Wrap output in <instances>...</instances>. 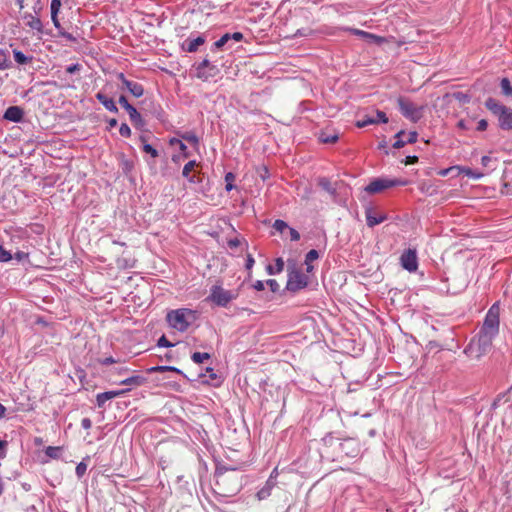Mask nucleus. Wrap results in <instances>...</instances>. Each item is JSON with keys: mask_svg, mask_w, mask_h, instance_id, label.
<instances>
[{"mask_svg": "<svg viewBox=\"0 0 512 512\" xmlns=\"http://www.w3.org/2000/svg\"><path fill=\"white\" fill-rule=\"evenodd\" d=\"M189 317H193V311L189 309L172 310L167 314V321L174 329L184 332L188 329Z\"/></svg>", "mask_w": 512, "mask_h": 512, "instance_id": "20e7f679", "label": "nucleus"}, {"mask_svg": "<svg viewBox=\"0 0 512 512\" xmlns=\"http://www.w3.org/2000/svg\"><path fill=\"white\" fill-rule=\"evenodd\" d=\"M210 357L211 356L209 353L194 352L191 356V359L194 363L200 364L203 363L204 360L210 359Z\"/></svg>", "mask_w": 512, "mask_h": 512, "instance_id": "2f4dec72", "label": "nucleus"}, {"mask_svg": "<svg viewBox=\"0 0 512 512\" xmlns=\"http://www.w3.org/2000/svg\"><path fill=\"white\" fill-rule=\"evenodd\" d=\"M204 41H205L204 38L201 36L194 38V39H188L186 41L185 49L188 52H195V51H197L199 46H201L204 43Z\"/></svg>", "mask_w": 512, "mask_h": 512, "instance_id": "b1692460", "label": "nucleus"}, {"mask_svg": "<svg viewBox=\"0 0 512 512\" xmlns=\"http://www.w3.org/2000/svg\"><path fill=\"white\" fill-rule=\"evenodd\" d=\"M408 184L407 180L401 179H387V178H377L371 181L366 187L365 191L369 194L380 193L385 189L392 188L395 186H406Z\"/></svg>", "mask_w": 512, "mask_h": 512, "instance_id": "39448f33", "label": "nucleus"}, {"mask_svg": "<svg viewBox=\"0 0 512 512\" xmlns=\"http://www.w3.org/2000/svg\"><path fill=\"white\" fill-rule=\"evenodd\" d=\"M7 68H9L7 53L0 49V70H5Z\"/></svg>", "mask_w": 512, "mask_h": 512, "instance_id": "f704fd0d", "label": "nucleus"}, {"mask_svg": "<svg viewBox=\"0 0 512 512\" xmlns=\"http://www.w3.org/2000/svg\"><path fill=\"white\" fill-rule=\"evenodd\" d=\"M143 151L147 154H150L151 157L157 158L159 156L158 151L152 147L150 144L143 145Z\"/></svg>", "mask_w": 512, "mask_h": 512, "instance_id": "ea45409f", "label": "nucleus"}, {"mask_svg": "<svg viewBox=\"0 0 512 512\" xmlns=\"http://www.w3.org/2000/svg\"><path fill=\"white\" fill-rule=\"evenodd\" d=\"M341 452L347 457H357L360 453V443L357 439L347 438L340 443Z\"/></svg>", "mask_w": 512, "mask_h": 512, "instance_id": "9b49d317", "label": "nucleus"}, {"mask_svg": "<svg viewBox=\"0 0 512 512\" xmlns=\"http://www.w3.org/2000/svg\"><path fill=\"white\" fill-rule=\"evenodd\" d=\"M80 70V65L79 64H73V65H70L66 68V72L69 73V74H73L75 73L76 71H79Z\"/></svg>", "mask_w": 512, "mask_h": 512, "instance_id": "13d9d810", "label": "nucleus"}, {"mask_svg": "<svg viewBox=\"0 0 512 512\" xmlns=\"http://www.w3.org/2000/svg\"><path fill=\"white\" fill-rule=\"evenodd\" d=\"M284 268V261L281 258L276 260V272H281Z\"/></svg>", "mask_w": 512, "mask_h": 512, "instance_id": "680f3d73", "label": "nucleus"}, {"mask_svg": "<svg viewBox=\"0 0 512 512\" xmlns=\"http://www.w3.org/2000/svg\"><path fill=\"white\" fill-rule=\"evenodd\" d=\"M273 228L280 232V233H283L284 230H286L288 227L287 223L283 220H280V219H277L275 220L274 224H273Z\"/></svg>", "mask_w": 512, "mask_h": 512, "instance_id": "e433bc0d", "label": "nucleus"}, {"mask_svg": "<svg viewBox=\"0 0 512 512\" xmlns=\"http://www.w3.org/2000/svg\"><path fill=\"white\" fill-rule=\"evenodd\" d=\"M457 127L460 128V129H463V130H467L469 129V126L468 124L466 123L465 120H460L458 123H457Z\"/></svg>", "mask_w": 512, "mask_h": 512, "instance_id": "69168bd1", "label": "nucleus"}, {"mask_svg": "<svg viewBox=\"0 0 512 512\" xmlns=\"http://www.w3.org/2000/svg\"><path fill=\"white\" fill-rule=\"evenodd\" d=\"M417 138H418V134L416 131H411L408 135V138L406 140L407 143H415L417 141Z\"/></svg>", "mask_w": 512, "mask_h": 512, "instance_id": "603ef678", "label": "nucleus"}, {"mask_svg": "<svg viewBox=\"0 0 512 512\" xmlns=\"http://www.w3.org/2000/svg\"><path fill=\"white\" fill-rule=\"evenodd\" d=\"M309 283V277L298 269H293L288 274L287 289L297 292L305 288Z\"/></svg>", "mask_w": 512, "mask_h": 512, "instance_id": "6e6552de", "label": "nucleus"}, {"mask_svg": "<svg viewBox=\"0 0 512 512\" xmlns=\"http://www.w3.org/2000/svg\"><path fill=\"white\" fill-rule=\"evenodd\" d=\"M486 108L491 111L494 115H496L498 118L500 115L504 112V110L507 109L505 105H502L494 98H488L485 102Z\"/></svg>", "mask_w": 512, "mask_h": 512, "instance_id": "a211bd4d", "label": "nucleus"}, {"mask_svg": "<svg viewBox=\"0 0 512 512\" xmlns=\"http://www.w3.org/2000/svg\"><path fill=\"white\" fill-rule=\"evenodd\" d=\"M181 137H182V139L186 140L187 142H189L193 145H198V143H199V139L195 133L187 132V133L181 135Z\"/></svg>", "mask_w": 512, "mask_h": 512, "instance_id": "72a5a7b5", "label": "nucleus"}, {"mask_svg": "<svg viewBox=\"0 0 512 512\" xmlns=\"http://www.w3.org/2000/svg\"><path fill=\"white\" fill-rule=\"evenodd\" d=\"M12 256L11 254L0 245V262H7L11 260Z\"/></svg>", "mask_w": 512, "mask_h": 512, "instance_id": "a19ab883", "label": "nucleus"}, {"mask_svg": "<svg viewBox=\"0 0 512 512\" xmlns=\"http://www.w3.org/2000/svg\"><path fill=\"white\" fill-rule=\"evenodd\" d=\"M267 284H268V286L270 287V289H271V291H272V292H276V291H278V289H279V284H278V282H277L276 280H274V279H269V280H267Z\"/></svg>", "mask_w": 512, "mask_h": 512, "instance_id": "09e8293b", "label": "nucleus"}, {"mask_svg": "<svg viewBox=\"0 0 512 512\" xmlns=\"http://www.w3.org/2000/svg\"><path fill=\"white\" fill-rule=\"evenodd\" d=\"M237 297V293L226 290L220 285L212 286L209 299L218 306L225 307L230 301Z\"/></svg>", "mask_w": 512, "mask_h": 512, "instance_id": "423d86ee", "label": "nucleus"}, {"mask_svg": "<svg viewBox=\"0 0 512 512\" xmlns=\"http://www.w3.org/2000/svg\"><path fill=\"white\" fill-rule=\"evenodd\" d=\"M119 362H120L119 360H116L111 356L100 360V363L102 365H110V364L119 363Z\"/></svg>", "mask_w": 512, "mask_h": 512, "instance_id": "3c124183", "label": "nucleus"}, {"mask_svg": "<svg viewBox=\"0 0 512 512\" xmlns=\"http://www.w3.org/2000/svg\"><path fill=\"white\" fill-rule=\"evenodd\" d=\"M128 391L129 389H121L99 393L96 396L97 405L98 407H103L107 401L122 396L126 394Z\"/></svg>", "mask_w": 512, "mask_h": 512, "instance_id": "4468645a", "label": "nucleus"}, {"mask_svg": "<svg viewBox=\"0 0 512 512\" xmlns=\"http://www.w3.org/2000/svg\"><path fill=\"white\" fill-rule=\"evenodd\" d=\"M81 426H82V428H84L85 430H88V429H90V428H91V426H92V422H91V420H90L89 418H83V419L81 420Z\"/></svg>", "mask_w": 512, "mask_h": 512, "instance_id": "6e6d98bb", "label": "nucleus"}, {"mask_svg": "<svg viewBox=\"0 0 512 512\" xmlns=\"http://www.w3.org/2000/svg\"><path fill=\"white\" fill-rule=\"evenodd\" d=\"M127 111V113L129 114V118H130V121L132 122V124L136 127V128H143L144 125H145V122L142 118V116L140 115V113L136 110L135 107H133L132 105L125 109Z\"/></svg>", "mask_w": 512, "mask_h": 512, "instance_id": "aec40b11", "label": "nucleus"}, {"mask_svg": "<svg viewBox=\"0 0 512 512\" xmlns=\"http://www.w3.org/2000/svg\"><path fill=\"white\" fill-rule=\"evenodd\" d=\"M61 7V0L51 1V14H58Z\"/></svg>", "mask_w": 512, "mask_h": 512, "instance_id": "a18cd8bd", "label": "nucleus"}, {"mask_svg": "<svg viewBox=\"0 0 512 512\" xmlns=\"http://www.w3.org/2000/svg\"><path fill=\"white\" fill-rule=\"evenodd\" d=\"M197 77L203 81L217 76L220 72L216 65L211 64L207 59L197 66Z\"/></svg>", "mask_w": 512, "mask_h": 512, "instance_id": "1a4fd4ad", "label": "nucleus"}, {"mask_svg": "<svg viewBox=\"0 0 512 512\" xmlns=\"http://www.w3.org/2000/svg\"><path fill=\"white\" fill-rule=\"evenodd\" d=\"M198 166V163L195 160H191L186 163L183 167L182 175L187 178L190 182H195V175H190L191 172Z\"/></svg>", "mask_w": 512, "mask_h": 512, "instance_id": "5701e85b", "label": "nucleus"}, {"mask_svg": "<svg viewBox=\"0 0 512 512\" xmlns=\"http://www.w3.org/2000/svg\"><path fill=\"white\" fill-rule=\"evenodd\" d=\"M254 263H255L254 258L252 257L251 254H248L247 259H246V265H245L246 269L250 271L252 269Z\"/></svg>", "mask_w": 512, "mask_h": 512, "instance_id": "864d4df0", "label": "nucleus"}, {"mask_svg": "<svg viewBox=\"0 0 512 512\" xmlns=\"http://www.w3.org/2000/svg\"><path fill=\"white\" fill-rule=\"evenodd\" d=\"M119 133L123 137H130L131 136V129L126 123H122L119 129Z\"/></svg>", "mask_w": 512, "mask_h": 512, "instance_id": "37998d69", "label": "nucleus"}, {"mask_svg": "<svg viewBox=\"0 0 512 512\" xmlns=\"http://www.w3.org/2000/svg\"><path fill=\"white\" fill-rule=\"evenodd\" d=\"M278 476L275 467L264 486L255 494L245 497L243 500V512H287L289 510V497L285 491L272 493Z\"/></svg>", "mask_w": 512, "mask_h": 512, "instance_id": "f257e3e1", "label": "nucleus"}, {"mask_svg": "<svg viewBox=\"0 0 512 512\" xmlns=\"http://www.w3.org/2000/svg\"><path fill=\"white\" fill-rule=\"evenodd\" d=\"M235 180V175L231 172L227 173L225 175V182H226V190L230 191L234 188L233 182Z\"/></svg>", "mask_w": 512, "mask_h": 512, "instance_id": "4c0bfd02", "label": "nucleus"}, {"mask_svg": "<svg viewBox=\"0 0 512 512\" xmlns=\"http://www.w3.org/2000/svg\"><path fill=\"white\" fill-rule=\"evenodd\" d=\"M289 234L292 241H298L300 239L299 232L294 228H289Z\"/></svg>", "mask_w": 512, "mask_h": 512, "instance_id": "8fccbe9b", "label": "nucleus"}, {"mask_svg": "<svg viewBox=\"0 0 512 512\" xmlns=\"http://www.w3.org/2000/svg\"><path fill=\"white\" fill-rule=\"evenodd\" d=\"M499 316V305L493 304L486 314L484 323L478 335V339L471 341V343L465 349V353H467L469 356H475L478 358L488 351L494 338L498 335L499 332Z\"/></svg>", "mask_w": 512, "mask_h": 512, "instance_id": "f03ea898", "label": "nucleus"}, {"mask_svg": "<svg viewBox=\"0 0 512 512\" xmlns=\"http://www.w3.org/2000/svg\"><path fill=\"white\" fill-rule=\"evenodd\" d=\"M366 221L369 227H374L384 220H386V216L384 214L376 213L372 208L366 209Z\"/></svg>", "mask_w": 512, "mask_h": 512, "instance_id": "dca6fc26", "label": "nucleus"}, {"mask_svg": "<svg viewBox=\"0 0 512 512\" xmlns=\"http://www.w3.org/2000/svg\"><path fill=\"white\" fill-rule=\"evenodd\" d=\"M355 34L361 36L362 38H364V40L366 42L373 43V44H376L378 46H380V45H382L384 43H389V42L395 40L394 37L385 38V37H382V36H379V35H376V34H373V33H369V32L363 31V30H356Z\"/></svg>", "mask_w": 512, "mask_h": 512, "instance_id": "f8f14e48", "label": "nucleus"}, {"mask_svg": "<svg viewBox=\"0 0 512 512\" xmlns=\"http://www.w3.org/2000/svg\"><path fill=\"white\" fill-rule=\"evenodd\" d=\"M45 453L50 458H58V456H59V448L58 447L49 446V447L46 448Z\"/></svg>", "mask_w": 512, "mask_h": 512, "instance_id": "58836bf2", "label": "nucleus"}, {"mask_svg": "<svg viewBox=\"0 0 512 512\" xmlns=\"http://www.w3.org/2000/svg\"><path fill=\"white\" fill-rule=\"evenodd\" d=\"M86 470H87V465L84 463V462H80L77 466H76V475L80 478L82 477L85 473H86Z\"/></svg>", "mask_w": 512, "mask_h": 512, "instance_id": "c03bdc74", "label": "nucleus"}, {"mask_svg": "<svg viewBox=\"0 0 512 512\" xmlns=\"http://www.w3.org/2000/svg\"><path fill=\"white\" fill-rule=\"evenodd\" d=\"M158 346L160 347H171L173 344L167 340V338L163 335L158 340Z\"/></svg>", "mask_w": 512, "mask_h": 512, "instance_id": "de8ad7c7", "label": "nucleus"}, {"mask_svg": "<svg viewBox=\"0 0 512 512\" xmlns=\"http://www.w3.org/2000/svg\"><path fill=\"white\" fill-rule=\"evenodd\" d=\"M146 382V378L141 375H132L129 377H126L124 379H121L118 383L121 385H128V386H141Z\"/></svg>", "mask_w": 512, "mask_h": 512, "instance_id": "4be33fe9", "label": "nucleus"}, {"mask_svg": "<svg viewBox=\"0 0 512 512\" xmlns=\"http://www.w3.org/2000/svg\"><path fill=\"white\" fill-rule=\"evenodd\" d=\"M96 99L110 112L117 113L118 108L113 99L107 97L105 94L99 92L96 94Z\"/></svg>", "mask_w": 512, "mask_h": 512, "instance_id": "412c9836", "label": "nucleus"}, {"mask_svg": "<svg viewBox=\"0 0 512 512\" xmlns=\"http://www.w3.org/2000/svg\"><path fill=\"white\" fill-rule=\"evenodd\" d=\"M4 118L12 122H19L23 118V110L18 106H11L6 109Z\"/></svg>", "mask_w": 512, "mask_h": 512, "instance_id": "6ab92c4d", "label": "nucleus"}, {"mask_svg": "<svg viewBox=\"0 0 512 512\" xmlns=\"http://www.w3.org/2000/svg\"><path fill=\"white\" fill-rule=\"evenodd\" d=\"M178 146H179L180 150L183 152L184 157H188L187 146L183 142H180L178 144Z\"/></svg>", "mask_w": 512, "mask_h": 512, "instance_id": "338daca9", "label": "nucleus"}, {"mask_svg": "<svg viewBox=\"0 0 512 512\" xmlns=\"http://www.w3.org/2000/svg\"><path fill=\"white\" fill-rule=\"evenodd\" d=\"M377 123H379V120H375V118H374V117L365 116V117H363V119L358 120V121L356 122V126H357L358 128H363V127H365V126H367V125H370V124H377Z\"/></svg>", "mask_w": 512, "mask_h": 512, "instance_id": "473e14b6", "label": "nucleus"}, {"mask_svg": "<svg viewBox=\"0 0 512 512\" xmlns=\"http://www.w3.org/2000/svg\"><path fill=\"white\" fill-rule=\"evenodd\" d=\"M401 266L409 271L415 272L418 268V258L415 249H408L404 251L400 257Z\"/></svg>", "mask_w": 512, "mask_h": 512, "instance_id": "9d476101", "label": "nucleus"}, {"mask_svg": "<svg viewBox=\"0 0 512 512\" xmlns=\"http://www.w3.org/2000/svg\"><path fill=\"white\" fill-rule=\"evenodd\" d=\"M500 86L505 96H512V85L508 78H503L500 82Z\"/></svg>", "mask_w": 512, "mask_h": 512, "instance_id": "c756f323", "label": "nucleus"}, {"mask_svg": "<svg viewBox=\"0 0 512 512\" xmlns=\"http://www.w3.org/2000/svg\"><path fill=\"white\" fill-rule=\"evenodd\" d=\"M129 368L127 367H121L119 369H116L115 370V373L118 375V376H124L126 375L127 373H129Z\"/></svg>", "mask_w": 512, "mask_h": 512, "instance_id": "052dcab7", "label": "nucleus"}, {"mask_svg": "<svg viewBox=\"0 0 512 512\" xmlns=\"http://www.w3.org/2000/svg\"><path fill=\"white\" fill-rule=\"evenodd\" d=\"M375 120H379V123H387L388 122V118L386 116V114L383 112V111H377L376 112V117H374Z\"/></svg>", "mask_w": 512, "mask_h": 512, "instance_id": "49530a36", "label": "nucleus"}, {"mask_svg": "<svg viewBox=\"0 0 512 512\" xmlns=\"http://www.w3.org/2000/svg\"><path fill=\"white\" fill-rule=\"evenodd\" d=\"M338 134L334 133V134H328L327 132H324L322 131L319 135V140L322 142V143H327V144H333L335 143L337 140H338Z\"/></svg>", "mask_w": 512, "mask_h": 512, "instance_id": "cd10ccee", "label": "nucleus"}, {"mask_svg": "<svg viewBox=\"0 0 512 512\" xmlns=\"http://www.w3.org/2000/svg\"><path fill=\"white\" fill-rule=\"evenodd\" d=\"M398 106L403 116L412 122L419 121L423 115V107L416 106L406 98L400 97L398 99Z\"/></svg>", "mask_w": 512, "mask_h": 512, "instance_id": "0eeeda50", "label": "nucleus"}, {"mask_svg": "<svg viewBox=\"0 0 512 512\" xmlns=\"http://www.w3.org/2000/svg\"><path fill=\"white\" fill-rule=\"evenodd\" d=\"M418 162L417 156H407L405 159V165H412Z\"/></svg>", "mask_w": 512, "mask_h": 512, "instance_id": "bf43d9fd", "label": "nucleus"}, {"mask_svg": "<svg viewBox=\"0 0 512 512\" xmlns=\"http://www.w3.org/2000/svg\"><path fill=\"white\" fill-rule=\"evenodd\" d=\"M405 134V132L403 130L399 131L395 137L397 138V140L395 141V143L393 144V147L395 149H400L402 147L405 146V144L407 143L406 141L402 140L401 137Z\"/></svg>", "mask_w": 512, "mask_h": 512, "instance_id": "c9c22d12", "label": "nucleus"}, {"mask_svg": "<svg viewBox=\"0 0 512 512\" xmlns=\"http://www.w3.org/2000/svg\"><path fill=\"white\" fill-rule=\"evenodd\" d=\"M24 23L31 30L36 31L38 33L43 32V25L39 17L34 16L30 13H24L22 16Z\"/></svg>", "mask_w": 512, "mask_h": 512, "instance_id": "2eb2a0df", "label": "nucleus"}, {"mask_svg": "<svg viewBox=\"0 0 512 512\" xmlns=\"http://www.w3.org/2000/svg\"><path fill=\"white\" fill-rule=\"evenodd\" d=\"M460 171H461V173H463L466 176L473 178V179H480L484 176V173L474 171L471 168H467V167L460 168Z\"/></svg>", "mask_w": 512, "mask_h": 512, "instance_id": "7c9ffc66", "label": "nucleus"}, {"mask_svg": "<svg viewBox=\"0 0 512 512\" xmlns=\"http://www.w3.org/2000/svg\"><path fill=\"white\" fill-rule=\"evenodd\" d=\"M164 371H172L177 374L183 375V372L180 369L173 367V366H154V367L147 369L148 373L164 372Z\"/></svg>", "mask_w": 512, "mask_h": 512, "instance_id": "bb28decb", "label": "nucleus"}, {"mask_svg": "<svg viewBox=\"0 0 512 512\" xmlns=\"http://www.w3.org/2000/svg\"><path fill=\"white\" fill-rule=\"evenodd\" d=\"M119 104L124 108L127 109L131 106V104L128 103L127 98L123 95L119 97Z\"/></svg>", "mask_w": 512, "mask_h": 512, "instance_id": "4d7b16f0", "label": "nucleus"}, {"mask_svg": "<svg viewBox=\"0 0 512 512\" xmlns=\"http://www.w3.org/2000/svg\"><path fill=\"white\" fill-rule=\"evenodd\" d=\"M319 257L318 252L315 249L310 250L305 257V265L308 273L313 271L312 262L317 260Z\"/></svg>", "mask_w": 512, "mask_h": 512, "instance_id": "393cba45", "label": "nucleus"}, {"mask_svg": "<svg viewBox=\"0 0 512 512\" xmlns=\"http://www.w3.org/2000/svg\"><path fill=\"white\" fill-rule=\"evenodd\" d=\"M13 57L14 60L20 65H26L31 63L33 60L32 56H26L23 52L16 49L13 50Z\"/></svg>", "mask_w": 512, "mask_h": 512, "instance_id": "a878e982", "label": "nucleus"}, {"mask_svg": "<svg viewBox=\"0 0 512 512\" xmlns=\"http://www.w3.org/2000/svg\"><path fill=\"white\" fill-rule=\"evenodd\" d=\"M318 185L330 194L335 193V189L332 187L330 180L325 177L318 180Z\"/></svg>", "mask_w": 512, "mask_h": 512, "instance_id": "c85d7f7f", "label": "nucleus"}, {"mask_svg": "<svg viewBox=\"0 0 512 512\" xmlns=\"http://www.w3.org/2000/svg\"><path fill=\"white\" fill-rule=\"evenodd\" d=\"M491 162V158L489 156H483L481 158V164L483 166H488V164Z\"/></svg>", "mask_w": 512, "mask_h": 512, "instance_id": "774afa93", "label": "nucleus"}, {"mask_svg": "<svg viewBox=\"0 0 512 512\" xmlns=\"http://www.w3.org/2000/svg\"><path fill=\"white\" fill-rule=\"evenodd\" d=\"M488 127V122L485 120V119H481L479 122H478V125H477V130L478 131H485Z\"/></svg>", "mask_w": 512, "mask_h": 512, "instance_id": "5fc2aeb1", "label": "nucleus"}, {"mask_svg": "<svg viewBox=\"0 0 512 512\" xmlns=\"http://www.w3.org/2000/svg\"><path fill=\"white\" fill-rule=\"evenodd\" d=\"M499 127L503 130H512V109L507 107L498 118Z\"/></svg>", "mask_w": 512, "mask_h": 512, "instance_id": "f3484780", "label": "nucleus"}, {"mask_svg": "<svg viewBox=\"0 0 512 512\" xmlns=\"http://www.w3.org/2000/svg\"><path fill=\"white\" fill-rule=\"evenodd\" d=\"M230 39H231L230 34L226 33L219 40H217L215 42V46L217 48H222Z\"/></svg>", "mask_w": 512, "mask_h": 512, "instance_id": "79ce46f5", "label": "nucleus"}, {"mask_svg": "<svg viewBox=\"0 0 512 512\" xmlns=\"http://www.w3.org/2000/svg\"><path fill=\"white\" fill-rule=\"evenodd\" d=\"M253 287L257 290V291H262L264 290V282L263 281H256L253 285Z\"/></svg>", "mask_w": 512, "mask_h": 512, "instance_id": "e2e57ef3", "label": "nucleus"}, {"mask_svg": "<svg viewBox=\"0 0 512 512\" xmlns=\"http://www.w3.org/2000/svg\"><path fill=\"white\" fill-rule=\"evenodd\" d=\"M117 77L134 97L139 98L144 94V88L141 84L126 79L123 73H119Z\"/></svg>", "mask_w": 512, "mask_h": 512, "instance_id": "ddd939ff", "label": "nucleus"}, {"mask_svg": "<svg viewBox=\"0 0 512 512\" xmlns=\"http://www.w3.org/2000/svg\"><path fill=\"white\" fill-rule=\"evenodd\" d=\"M241 487V480L234 470L216 474L215 491L218 495L222 497L234 496L241 490Z\"/></svg>", "mask_w": 512, "mask_h": 512, "instance_id": "7ed1b4c3", "label": "nucleus"}, {"mask_svg": "<svg viewBox=\"0 0 512 512\" xmlns=\"http://www.w3.org/2000/svg\"><path fill=\"white\" fill-rule=\"evenodd\" d=\"M231 39H234L235 41H241L243 39V34L240 32H235L233 34H230Z\"/></svg>", "mask_w": 512, "mask_h": 512, "instance_id": "0e129e2a", "label": "nucleus"}]
</instances>
